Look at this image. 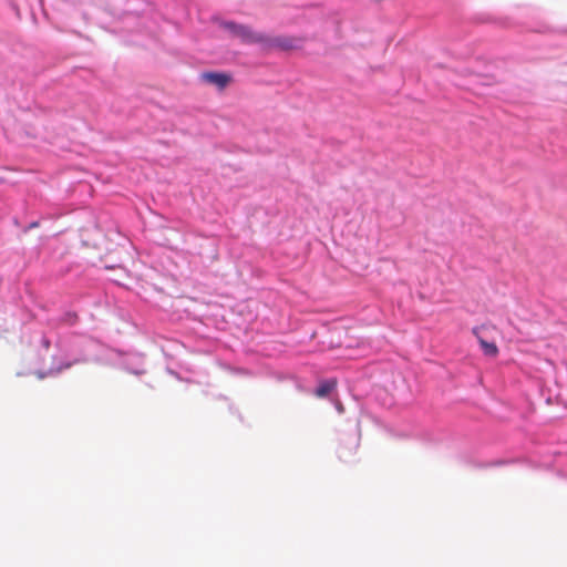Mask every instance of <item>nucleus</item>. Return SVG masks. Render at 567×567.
<instances>
[{"label": "nucleus", "mask_w": 567, "mask_h": 567, "mask_svg": "<svg viewBox=\"0 0 567 567\" xmlns=\"http://www.w3.org/2000/svg\"><path fill=\"white\" fill-rule=\"evenodd\" d=\"M223 27L245 43H260L264 40L262 33L255 32L249 27L244 24L224 22Z\"/></svg>", "instance_id": "2"}, {"label": "nucleus", "mask_w": 567, "mask_h": 567, "mask_svg": "<svg viewBox=\"0 0 567 567\" xmlns=\"http://www.w3.org/2000/svg\"><path fill=\"white\" fill-rule=\"evenodd\" d=\"M337 386V381L334 379L322 381L319 386L316 389V395L318 398L327 396L334 388Z\"/></svg>", "instance_id": "5"}, {"label": "nucleus", "mask_w": 567, "mask_h": 567, "mask_svg": "<svg viewBox=\"0 0 567 567\" xmlns=\"http://www.w3.org/2000/svg\"><path fill=\"white\" fill-rule=\"evenodd\" d=\"M485 328H487V326L485 324L481 327H475L473 329V333L476 336L484 354L491 358H495L498 354V348L495 344V342H488L482 337L481 331L484 330Z\"/></svg>", "instance_id": "3"}, {"label": "nucleus", "mask_w": 567, "mask_h": 567, "mask_svg": "<svg viewBox=\"0 0 567 567\" xmlns=\"http://www.w3.org/2000/svg\"><path fill=\"white\" fill-rule=\"evenodd\" d=\"M260 43L269 50L291 51L300 49L303 40L296 37H267L264 34V40Z\"/></svg>", "instance_id": "1"}, {"label": "nucleus", "mask_w": 567, "mask_h": 567, "mask_svg": "<svg viewBox=\"0 0 567 567\" xmlns=\"http://www.w3.org/2000/svg\"><path fill=\"white\" fill-rule=\"evenodd\" d=\"M203 79L206 80L208 83L218 86L219 89H224L230 82L229 75L217 72L204 73Z\"/></svg>", "instance_id": "4"}]
</instances>
